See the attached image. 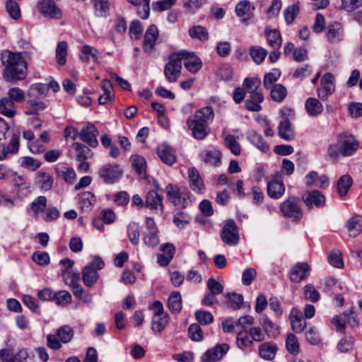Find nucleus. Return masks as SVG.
Here are the masks:
<instances>
[{
    "mask_svg": "<svg viewBox=\"0 0 362 362\" xmlns=\"http://www.w3.org/2000/svg\"><path fill=\"white\" fill-rule=\"evenodd\" d=\"M99 274L91 266H86L82 271V280L88 287H92L98 281Z\"/></svg>",
    "mask_w": 362,
    "mask_h": 362,
    "instance_id": "c756f323",
    "label": "nucleus"
},
{
    "mask_svg": "<svg viewBox=\"0 0 362 362\" xmlns=\"http://www.w3.org/2000/svg\"><path fill=\"white\" fill-rule=\"evenodd\" d=\"M286 346L288 351L293 355L299 352V343L297 337L293 334H288L286 339Z\"/></svg>",
    "mask_w": 362,
    "mask_h": 362,
    "instance_id": "864d4df0",
    "label": "nucleus"
},
{
    "mask_svg": "<svg viewBox=\"0 0 362 362\" xmlns=\"http://www.w3.org/2000/svg\"><path fill=\"white\" fill-rule=\"evenodd\" d=\"M187 173L189 185L191 189L197 194H203L205 187L199 171L196 168H192L188 170Z\"/></svg>",
    "mask_w": 362,
    "mask_h": 362,
    "instance_id": "f3484780",
    "label": "nucleus"
},
{
    "mask_svg": "<svg viewBox=\"0 0 362 362\" xmlns=\"http://www.w3.org/2000/svg\"><path fill=\"white\" fill-rule=\"evenodd\" d=\"M169 201L175 206L185 207L190 202V193L185 188L169 184L166 186Z\"/></svg>",
    "mask_w": 362,
    "mask_h": 362,
    "instance_id": "39448f33",
    "label": "nucleus"
},
{
    "mask_svg": "<svg viewBox=\"0 0 362 362\" xmlns=\"http://www.w3.org/2000/svg\"><path fill=\"white\" fill-rule=\"evenodd\" d=\"M28 110L25 111V114L28 115H38L40 111L46 107L44 103L35 100H30L28 103Z\"/></svg>",
    "mask_w": 362,
    "mask_h": 362,
    "instance_id": "052dcab7",
    "label": "nucleus"
},
{
    "mask_svg": "<svg viewBox=\"0 0 362 362\" xmlns=\"http://www.w3.org/2000/svg\"><path fill=\"white\" fill-rule=\"evenodd\" d=\"M271 89V97L276 102H281L286 98L287 91L281 84H276Z\"/></svg>",
    "mask_w": 362,
    "mask_h": 362,
    "instance_id": "3c124183",
    "label": "nucleus"
},
{
    "mask_svg": "<svg viewBox=\"0 0 362 362\" xmlns=\"http://www.w3.org/2000/svg\"><path fill=\"white\" fill-rule=\"evenodd\" d=\"M280 210L284 217L293 221H300L303 214L299 199L293 197H291L282 202L280 205Z\"/></svg>",
    "mask_w": 362,
    "mask_h": 362,
    "instance_id": "20e7f679",
    "label": "nucleus"
},
{
    "mask_svg": "<svg viewBox=\"0 0 362 362\" xmlns=\"http://www.w3.org/2000/svg\"><path fill=\"white\" fill-rule=\"evenodd\" d=\"M59 176L69 184H72L76 178L75 170L72 168L62 167L57 170Z\"/></svg>",
    "mask_w": 362,
    "mask_h": 362,
    "instance_id": "37998d69",
    "label": "nucleus"
},
{
    "mask_svg": "<svg viewBox=\"0 0 362 362\" xmlns=\"http://www.w3.org/2000/svg\"><path fill=\"white\" fill-rule=\"evenodd\" d=\"M182 70V63L180 57L177 53L172 54L169 57V61L165 65L163 73L166 80L169 83L177 81L180 76Z\"/></svg>",
    "mask_w": 362,
    "mask_h": 362,
    "instance_id": "6e6552de",
    "label": "nucleus"
},
{
    "mask_svg": "<svg viewBox=\"0 0 362 362\" xmlns=\"http://www.w3.org/2000/svg\"><path fill=\"white\" fill-rule=\"evenodd\" d=\"M159 31L157 26L151 24L145 32L143 41V50L146 53H151L158 38Z\"/></svg>",
    "mask_w": 362,
    "mask_h": 362,
    "instance_id": "ddd939ff",
    "label": "nucleus"
},
{
    "mask_svg": "<svg viewBox=\"0 0 362 362\" xmlns=\"http://www.w3.org/2000/svg\"><path fill=\"white\" fill-rule=\"evenodd\" d=\"M247 137L250 143L262 152L266 153L269 150V144L264 140L262 136L256 132H249Z\"/></svg>",
    "mask_w": 362,
    "mask_h": 362,
    "instance_id": "2f4dec72",
    "label": "nucleus"
},
{
    "mask_svg": "<svg viewBox=\"0 0 362 362\" xmlns=\"http://www.w3.org/2000/svg\"><path fill=\"white\" fill-rule=\"evenodd\" d=\"M196 320L202 325L211 324L214 321L212 314L209 311L197 310L195 313Z\"/></svg>",
    "mask_w": 362,
    "mask_h": 362,
    "instance_id": "680f3d73",
    "label": "nucleus"
},
{
    "mask_svg": "<svg viewBox=\"0 0 362 362\" xmlns=\"http://www.w3.org/2000/svg\"><path fill=\"white\" fill-rule=\"evenodd\" d=\"M158 233L159 231L146 232L143 238L144 244L149 247H156L160 243Z\"/></svg>",
    "mask_w": 362,
    "mask_h": 362,
    "instance_id": "4d7b16f0",
    "label": "nucleus"
},
{
    "mask_svg": "<svg viewBox=\"0 0 362 362\" xmlns=\"http://www.w3.org/2000/svg\"><path fill=\"white\" fill-rule=\"evenodd\" d=\"M146 206L151 211L162 213L163 210V198L154 190H150L146 197Z\"/></svg>",
    "mask_w": 362,
    "mask_h": 362,
    "instance_id": "6ab92c4d",
    "label": "nucleus"
},
{
    "mask_svg": "<svg viewBox=\"0 0 362 362\" xmlns=\"http://www.w3.org/2000/svg\"><path fill=\"white\" fill-rule=\"evenodd\" d=\"M224 144L232 153L238 156L241 152V147L234 136L228 134L224 136Z\"/></svg>",
    "mask_w": 362,
    "mask_h": 362,
    "instance_id": "c03bdc74",
    "label": "nucleus"
},
{
    "mask_svg": "<svg viewBox=\"0 0 362 362\" xmlns=\"http://www.w3.org/2000/svg\"><path fill=\"white\" fill-rule=\"evenodd\" d=\"M28 354L25 349L20 350L13 354L8 349L0 351V358L4 362H27Z\"/></svg>",
    "mask_w": 362,
    "mask_h": 362,
    "instance_id": "4be33fe9",
    "label": "nucleus"
},
{
    "mask_svg": "<svg viewBox=\"0 0 362 362\" xmlns=\"http://www.w3.org/2000/svg\"><path fill=\"white\" fill-rule=\"evenodd\" d=\"M201 157L202 160L204 163L210 165H217L221 162V153L219 150L216 148H214L211 150H204L202 153Z\"/></svg>",
    "mask_w": 362,
    "mask_h": 362,
    "instance_id": "c85d7f7f",
    "label": "nucleus"
},
{
    "mask_svg": "<svg viewBox=\"0 0 362 362\" xmlns=\"http://www.w3.org/2000/svg\"><path fill=\"white\" fill-rule=\"evenodd\" d=\"M46 206L47 198L45 196L38 197L30 204V209L35 217L38 216L40 212L44 211Z\"/></svg>",
    "mask_w": 362,
    "mask_h": 362,
    "instance_id": "49530a36",
    "label": "nucleus"
},
{
    "mask_svg": "<svg viewBox=\"0 0 362 362\" xmlns=\"http://www.w3.org/2000/svg\"><path fill=\"white\" fill-rule=\"evenodd\" d=\"M216 75L223 81H230L233 76L232 68L228 65L221 66L216 71Z\"/></svg>",
    "mask_w": 362,
    "mask_h": 362,
    "instance_id": "e2e57ef3",
    "label": "nucleus"
},
{
    "mask_svg": "<svg viewBox=\"0 0 362 362\" xmlns=\"http://www.w3.org/2000/svg\"><path fill=\"white\" fill-rule=\"evenodd\" d=\"M334 77L330 73H326L321 79V86L318 89V96L322 100H326L329 95H332L335 90L334 83Z\"/></svg>",
    "mask_w": 362,
    "mask_h": 362,
    "instance_id": "4468645a",
    "label": "nucleus"
},
{
    "mask_svg": "<svg viewBox=\"0 0 362 362\" xmlns=\"http://www.w3.org/2000/svg\"><path fill=\"white\" fill-rule=\"evenodd\" d=\"M123 170L118 164L106 163L98 169L100 178L106 184H113L119 180Z\"/></svg>",
    "mask_w": 362,
    "mask_h": 362,
    "instance_id": "423d86ee",
    "label": "nucleus"
},
{
    "mask_svg": "<svg viewBox=\"0 0 362 362\" xmlns=\"http://www.w3.org/2000/svg\"><path fill=\"white\" fill-rule=\"evenodd\" d=\"M285 192V186L281 180H273L267 183V194L273 199L281 198Z\"/></svg>",
    "mask_w": 362,
    "mask_h": 362,
    "instance_id": "b1692460",
    "label": "nucleus"
},
{
    "mask_svg": "<svg viewBox=\"0 0 362 362\" xmlns=\"http://www.w3.org/2000/svg\"><path fill=\"white\" fill-rule=\"evenodd\" d=\"M189 35L192 38H196L200 41H206L209 39V33L206 29L201 25H194L190 28Z\"/></svg>",
    "mask_w": 362,
    "mask_h": 362,
    "instance_id": "58836bf2",
    "label": "nucleus"
},
{
    "mask_svg": "<svg viewBox=\"0 0 362 362\" xmlns=\"http://www.w3.org/2000/svg\"><path fill=\"white\" fill-rule=\"evenodd\" d=\"M276 350L275 344L264 343L259 348V354L262 358L270 361L274 358Z\"/></svg>",
    "mask_w": 362,
    "mask_h": 362,
    "instance_id": "f704fd0d",
    "label": "nucleus"
},
{
    "mask_svg": "<svg viewBox=\"0 0 362 362\" xmlns=\"http://www.w3.org/2000/svg\"><path fill=\"white\" fill-rule=\"evenodd\" d=\"M169 322L168 314L153 315L151 322V329L153 331L161 333Z\"/></svg>",
    "mask_w": 362,
    "mask_h": 362,
    "instance_id": "473e14b6",
    "label": "nucleus"
},
{
    "mask_svg": "<svg viewBox=\"0 0 362 362\" xmlns=\"http://www.w3.org/2000/svg\"><path fill=\"white\" fill-rule=\"evenodd\" d=\"M26 52L14 53L5 51L1 54V62L5 66L3 71L4 78L9 82L23 80L26 76Z\"/></svg>",
    "mask_w": 362,
    "mask_h": 362,
    "instance_id": "f257e3e1",
    "label": "nucleus"
},
{
    "mask_svg": "<svg viewBox=\"0 0 362 362\" xmlns=\"http://www.w3.org/2000/svg\"><path fill=\"white\" fill-rule=\"evenodd\" d=\"M190 221V217L184 212H179L174 215L173 223L180 228H184Z\"/></svg>",
    "mask_w": 362,
    "mask_h": 362,
    "instance_id": "0e129e2a",
    "label": "nucleus"
},
{
    "mask_svg": "<svg viewBox=\"0 0 362 362\" xmlns=\"http://www.w3.org/2000/svg\"><path fill=\"white\" fill-rule=\"evenodd\" d=\"M346 227L350 237H356L362 232V216H353L346 222Z\"/></svg>",
    "mask_w": 362,
    "mask_h": 362,
    "instance_id": "bb28decb",
    "label": "nucleus"
},
{
    "mask_svg": "<svg viewBox=\"0 0 362 362\" xmlns=\"http://www.w3.org/2000/svg\"><path fill=\"white\" fill-rule=\"evenodd\" d=\"M157 154L164 163L172 165L176 162V156L168 146H160L157 148Z\"/></svg>",
    "mask_w": 362,
    "mask_h": 362,
    "instance_id": "72a5a7b5",
    "label": "nucleus"
},
{
    "mask_svg": "<svg viewBox=\"0 0 362 362\" xmlns=\"http://www.w3.org/2000/svg\"><path fill=\"white\" fill-rule=\"evenodd\" d=\"M264 34L269 45L274 49H279L282 44L281 33L277 30L264 29Z\"/></svg>",
    "mask_w": 362,
    "mask_h": 362,
    "instance_id": "cd10ccee",
    "label": "nucleus"
},
{
    "mask_svg": "<svg viewBox=\"0 0 362 362\" xmlns=\"http://www.w3.org/2000/svg\"><path fill=\"white\" fill-rule=\"evenodd\" d=\"M19 150V137L13 135L8 145H0V160L6 159L9 155L16 153Z\"/></svg>",
    "mask_w": 362,
    "mask_h": 362,
    "instance_id": "412c9836",
    "label": "nucleus"
},
{
    "mask_svg": "<svg viewBox=\"0 0 362 362\" xmlns=\"http://www.w3.org/2000/svg\"><path fill=\"white\" fill-rule=\"evenodd\" d=\"M130 161L132 167L139 174L141 175L146 170V160L143 156L137 154L131 156Z\"/></svg>",
    "mask_w": 362,
    "mask_h": 362,
    "instance_id": "603ef678",
    "label": "nucleus"
},
{
    "mask_svg": "<svg viewBox=\"0 0 362 362\" xmlns=\"http://www.w3.org/2000/svg\"><path fill=\"white\" fill-rule=\"evenodd\" d=\"M74 335L73 328L69 325H64L57 329L56 334L47 336V345L53 350H58L62 347V344H66L71 341Z\"/></svg>",
    "mask_w": 362,
    "mask_h": 362,
    "instance_id": "7ed1b4c3",
    "label": "nucleus"
},
{
    "mask_svg": "<svg viewBox=\"0 0 362 362\" xmlns=\"http://www.w3.org/2000/svg\"><path fill=\"white\" fill-rule=\"evenodd\" d=\"M71 148L76 152V160L77 161L86 160L88 158L87 155L90 152V149L83 144L75 142L72 144Z\"/></svg>",
    "mask_w": 362,
    "mask_h": 362,
    "instance_id": "a18cd8bd",
    "label": "nucleus"
},
{
    "mask_svg": "<svg viewBox=\"0 0 362 362\" xmlns=\"http://www.w3.org/2000/svg\"><path fill=\"white\" fill-rule=\"evenodd\" d=\"M38 9L45 16L50 18L60 19L62 18L61 9L52 0H41L38 3Z\"/></svg>",
    "mask_w": 362,
    "mask_h": 362,
    "instance_id": "f8f14e48",
    "label": "nucleus"
},
{
    "mask_svg": "<svg viewBox=\"0 0 362 362\" xmlns=\"http://www.w3.org/2000/svg\"><path fill=\"white\" fill-rule=\"evenodd\" d=\"M305 109L309 115L316 116L322 113L323 107L317 99L309 98L305 103Z\"/></svg>",
    "mask_w": 362,
    "mask_h": 362,
    "instance_id": "c9c22d12",
    "label": "nucleus"
},
{
    "mask_svg": "<svg viewBox=\"0 0 362 362\" xmlns=\"http://www.w3.org/2000/svg\"><path fill=\"white\" fill-rule=\"evenodd\" d=\"M299 13V7L297 5H291L284 11V16L287 24H291Z\"/></svg>",
    "mask_w": 362,
    "mask_h": 362,
    "instance_id": "bf43d9fd",
    "label": "nucleus"
},
{
    "mask_svg": "<svg viewBox=\"0 0 362 362\" xmlns=\"http://www.w3.org/2000/svg\"><path fill=\"white\" fill-rule=\"evenodd\" d=\"M362 6V0H341V8L351 12Z\"/></svg>",
    "mask_w": 362,
    "mask_h": 362,
    "instance_id": "774afa93",
    "label": "nucleus"
},
{
    "mask_svg": "<svg viewBox=\"0 0 362 362\" xmlns=\"http://www.w3.org/2000/svg\"><path fill=\"white\" fill-rule=\"evenodd\" d=\"M95 15L98 17L107 16L110 8V0H93Z\"/></svg>",
    "mask_w": 362,
    "mask_h": 362,
    "instance_id": "4c0bfd02",
    "label": "nucleus"
},
{
    "mask_svg": "<svg viewBox=\"0 0 362 362\" xmlns=\"http://www.w3.org/2000/svg\"><path fill=\"white\" fill-rule=\"evenodd\" d=\"M309 266L306 263H298L294 265L290 272V279L292 281L298 283L301 281L309 272Z\"/></svg>",
    "mask_w": 362,
    "mask_h": 362,
    "instance_id": "393cba45",
    "label": "nucleus"
},
{
    "mask_svg": "<svg viewBox=\"0 0 362 362\" xmlns=\"http://www.w3.org/2000/svg\"><path fill=\"white\" fill-rule=\"evenodd\" d=\"M222 241L231 247L238 244L240 240L239 229L233 220H227L221 232Z\"/></svg>",
    "mask_w": 362,
    "mask_h": 362,
    "instance_id": "0eeeda50",
    "label": "nucleus"
},
{
    "mask_svg": "<svg viewBox=\"0 0 362 362\" xmlns=\"http://www.w3.org/2000/svg\"><path fill=\"white\" fill-rule=\"evenodd\" d=\"M237 344L239 348L244 349L245 347H249L252 345V339L250 336V332L248 330H243L238 332L237 335Z\"/></svg>",
    "mask_w": 362,
    "mask_h": 362,
    "instance_id": "de8ad7c7",
    "label": "nucleus"
},
{
    "mask_svg": "<svg viewBox=\"0 0 362 362\" xmlns=\"http://www.w3.org/2000/svg\"><path fill=\"white\" fill-rule=\"evenodd\" d=\"M292 111L289 109L282 111V116L279 124V135L286 140L291 141L294 138V134L291 127V124L286 115H289Z\"/></svg>",
    "mask_w": 362,
    "mask_h": 362,
    "instance_id": "9b49d317",
    "label": "nucleus"
},
{
    "mask_svg": "<svg viewBox=\"0 0 362 362\" xmlns=\"http://www.w3.org/2000/svg\"><path fill=\"white\" fill-rule=\"evenodd\" d=\"M304 202L309 208L315 206L317 208H322L325 206L326 197L319 190L314 189L308 192L304 198Z\"/></svg>",
    "mask_w": 362,
    "mask_h": 362,
    "instance_id": "a211bd4d",
    "label": "nucleus"
},
{
    "mask_svg": "<svg viewBox=\"0 0 362 362\" xmlns=\"http://www.w3.org/2000/svg\"><path fill=\"white\" fill-rule=\"evenodd\" d=\"M143 28L139 21H134L131 23L129 33L131 39L139 40L142 35Z\"/></svg>",
    "mask_w": 362,
    "mask_h": 362,
    "instance_id": "13d9d810",
    "label": "nucleus"
},
{
    "mask_svg": "<svg viewBox=\"0 0 362 362\" xmlns=\"http://www.w3.org/2000/svg\"><path fill=\"white\" fill-rule=\"evenodd\" d=\"M188 332L193 341H199L203 339V332L200 326L197 323L192 324L189 327Z\"/></svg>",
    "mask_w": 362,
    "mask_h": 362,
    "instance_id": "338daca9",
    "label": "nucleus"
},
{
    "mask_svg": "<svg viewBox=\"0 0 362 362\" xmlns=\"http://www.w3.org/2000/svg\"><path fill=\"white\" fill-rule=\"evenodd\" d=\"M337 140L339 146L340 153L343 156H351L358 148V142L353 135L346 132L339 134Z\"/></svg>",
    "mask_w": 362,
    "mask_h": 362,
    "instance_id": "1a4fd4ad",
    "label": "nucleus"
},
{
    "mask_svg": "<svg viewBox=\"0 0 362 362\" xmlns=\"http://www.w3.org/2000/svg\"><path fill=\"white\" fill-rule=\"evenodd\" d=\"M12 99L6 96L0 99V113L8 118H12L16 114L15 104Z\"/></svg>",
    "mask_w": 362,
    "mask_h": 362,
    "instance_id": "7c9ffc66",
    "label": "nucleus"
},
{
    "mask_svg": "<svg viewBox=\"0 0 362 362\" xmlns=\"http://www.w3.org/2000/svg\"><path fill=\"white\" fill-rule=\"evenodd\" d=\"M213 119V109L211 107H204L187 118V125L196 139L202 140L208 135V126Z\"/></svg>",
    "mask_w": 362,
    "mask_h": 362,
    "instance_id": "f03ea898",
    "label": "nucleus"
},
{
    "mask_svg": "<svg viewBox=\"0 0 362 362\" xmlns=\"http://www.w3.org/2000/svg\"><path fill=\"white\" fill-rule=\"evenodd\" d=\"M229 349L227 344L216 345L215 347L207 350L202 356L203 362H215L220 360Z\"/></svg>",
    "mask_w": 362,
    "mask_h": 362,
    "instance_id": "dca6fc26",
    "label": "nucleus"
},
{
    "mask_svg": "<svg viewBox=\"0 0 362 362\" xmlns=\"http://www.w3.org/2000/svg\"><path fill=\"white\" fill-rule=\"evenodd\" d=\"M289 320L291 329L294 332L300 333L305 329L306 322L303 319L300 311L297 308H292L289 315Z\"/></svg>",
    "mask_w": 362,
    "mask_h": 362,
    "instance_id": "aec40b11",
    "label": "nucleus"
},
{
    "mask_svg": "<svg viewBox=\"0 0 362 362\" xmlns=\"http://www.w3.org/2000/svg\"><path fill=\"white\" fill-rule=\"evenodd\" d=\"M6 11L10 16L18 20L21 17V10L18 4L14 0H7L6 2Z\"/></svg>",
    "mask_w": 362,
    "mask_h": 362,
    "instance_id": "6e6d98bb",
    "label": "nucleus"
},
{
    "mask_svg": "<svg viewBox=\"0 0 362 362\" xmlns=\"http://www.w3.org/2000/svg\"><path fill=\"white\" fill-rule=\"evenodd\" d=\"M280 76V72L275 70L272 72L267 73L264 78L263 84L267 89L272 88V86L275 83Z\"/></svg>",
    "mask_w": 362,
    "mask_h": 362,
    "instance_id": "69168bd1",
    "label": "nucleus"
},
{
    "mask_svg": "<svg viewBox=\"0 0 362 362\" xmlns=\"http://www.w3.org/2000/svg\"><path fill=\"white\" fill-rule=\"evenodd\" d=\"M98 131L97 128L91 123L85 125L79 133L80 139L87 143L91 147H96L98 145L97 136Z\"/></svg>",
    "mask_w": 362,
    "mask_h": 362,
    "instance_id": "2eb2a0df",
    "label": "nucleus"
},
{
    "mask_svg": "<svg viewBox=\"0 0 362 362\" xmlns=\"http://www.w3.org/2000/svg\"><path fill=\"white\" fill-rule=\"evenodd\" d=\"M327 37L330 42H339L343 40L344 31L341 25L334 22L328 25L327 30Z\"/></svg>",
    "mask_w": 362,
    "mask_h": 362,
    "instance_id": "5701e85b",
    "label": "nucleus"
},
{
    "mask_svg": "<svg viewBox=\"0 0 362 362\" xmlns=\"http://www.w3.org/2000/svg\"><path fill=\"white\" fill-rule=\"evenodd\" d=\"M168 308L174 313H179L182 309L181 295L178 291H173L168 298Z\"/></svg>",
    "mask_w": 362,
    "mask_h": 362,
    "instance_id": "e433bc0d",
    "label": "nucleus"
},
{
    "mask_svg": "<svg viewBox=\"0 0 362 362\" xmlns=\"http://www.w3.org/2000/svg\"><path fill=\"white\" fill-rule=\"evenodd\" d=\"M127 235L129 240L134 245L139 243L140 229L139 226L136 223H129L127 227Z\"/></svg>",
    "mask_w": 362,
    "mask_h": 362,
    "instance_id": "09e8293b",
    "label": "nucleus"
},
{
    "mask_svg": "<svg viewBox=\"0 0 362 362\" xmlns=\"http://www.w3.org/2000/svg\"><path fill=\"white\" fill-rule=\"evenodd\" d=\"M250 54L253 61L257 64H259L264 60L267 54V51L262 47L252 46L250 48Z\"/></svg>",
    "mask_w": 362,
    "mask_h": 362,
    "instance_id": "ea45409f",
    "label": "nucleus"
},
{
    "mask_svg": "<svg viewBox=\"0 0 362 362\" xmlns=\"http://www.w3.org/2000/svg\"><path fill=\"white\" fill-rule=\"evenodd\" d=\"M352 185V178L349 175H344L337 182V190L341 196H344Z\"/></svg>",
    "mask_w": 362,
    "mask_h": 362,
    "instance_id": "79ce46f5",
    "label": "nucleus"
},
{
    "mask_svg": "<svg viewBox=\"0 0 362 362\" xmlns=\"http://www.w3.org/2000/svg\"><path fill=\"white\" fill-rule=\"evenodd\" d=\"M79 57L84 63H88L90 57L95 63H100L98 50L90 45H84L81 48Z\"/></svg>",
    "mask_w": 362,
    "mask_h": 362,
    "instance_id": "a878e982",
    "label": "nucleus"
},
{
    "mask_svg": "<svg viewBox=\"0 0 362 362\" xmlns=\"http://www.w3.org/2000/svg\"><path fill=\"white\" fill-rule=\"evenodd\" d=\"M176 53L180 57V62L183 61L184 66L188 71L195 74L202 68V62L194 52L183 49Z\"/></svg>",
    "mask_w": 362,
    "mask_h": 362,
    "instance_id": "9d476101",
    "label": "nucleus"
},
{
    "mask_svg": "<svg viewBox=\"0 0 362 362\" xmlns=\"http://www.w3.org/2000/svg\"><path fill=\"white\" fill-rule=\"evenodd\" d=\"M68 45L66 41H60L56 48V59L59 65H64L66 62Z\"/></svg>",
    "mask_w": 362,
    "mask_h": 362,
    "instance_id": "a19ab883",
    "label": "nucleus"
},
{
    "mask_svg": "<svg viewBox=\"0 0 362 362\" xmlns=\"http://www.w3.org/2000/svg\"><path fill=\"white\" fill-rule=\"evenodd\" d=\"M259 321L264 328V332L269 336H274L276 334V326L267 315H262Z\"/></svg>",
    "mask_w": 362,
    "mask_h": 362,
    "instance_id": "5fc2aeb1",
    "label": "nucleus"
},
{
    "mask_svg": "<svg viewBox=\"0 0 362 362\" xmlns=\"http://www.w3.org/2000/svg\"><path fill=\"white\" fill-rule=\"evenodd\" d=\"M8 98L12 99V102L15 103H21L24 101L25 98V92L18 87H13L7 92Z\"/></svg>",
    "mask_w": 362,
    "mask_h": 362,
    "instance_id": "8fccbe9b",
    "label": "nucleus"
}]
</instances>
